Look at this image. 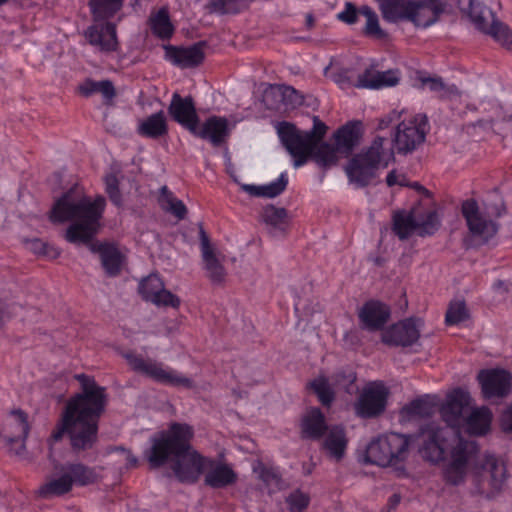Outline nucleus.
Returning <instances> with one entry per match:
<instances>
[{
	"label": "nucleus",
	"instance_id": "19",
	"mask_svg": "<svg viewBox=\"0 0 512 512\" xmlns=\"http://www.w3.org/2000/svg\"><path fill=\"white\" fill-rule=\"evenodd\" d=\"M168 114L172 120L189 132L194 131L195 125L199 124V116L191 96L182 97L180 94L174 93L168 106Z\"/></svg>",
	"mask_w": 512,
	"mask_h": 512
},
{
	"label": "nucleus",
	"instance_id": "53",
	"mask_svg": "<svg viewBox=\"0 0 512 512\" xmlns=\"http://www.w3.org/2000/svg\"><path fill=\"white\" fill-rule=\"evenodd\" d=\"M359 14H361L360 8L357 9L353 3L346 2L344 10L337 15V18L343 23L353 25L358 21Z\"/></svg>",
	"mask_w": 512,
	"mask_h": 512
},
{
	"label": "nucleus",
	"instance_id": "10",
	"mask_svg": "<svg viewBox=\"0 0 512 512\" xmlns=\"http://www.w3.org/2000/svg\"><path fill=\"white\" fill-rule=\"evenodd\" d=\"M429 124L426 115H416L409 120H402L396 124L392 136L394 153L408 155L424 143Z\"/></svg>",
	"mask_w": 512,
	"mask_h": 512
},
{
	"label": "nucleus",
	"instance_id": "57",
	"mask_svg": "<svg viewBox=\"0 0 512 512\" xmlns=\"http://www.w3.org/2000/svg\"><path fill=\"white\" fill-rule=\"evenodd\" d=\"M166 212H169L178 219L182 220L187 215V208L181 200L176 199V201H174L171 206H168Z\"/></svg>",
	"mask_w": 512,
	"mask_h": 512
},
{
	"label": "nucleus",
	"instance_id": "18",
	"mask_svg": "<svg viewBox=\"0 0 512 512\" xmlns=\"http://www.w3.org/2000/svg\"><path fill=\"white\" fill-rule=\"evenodd\" d=\"M470 395L458 388L451 392L441 407V417L450 428H458L465 421L463 415L470 405Z\"/></svg>",
	"mask_w": 512,
	"mask_h": 512
},
{
	"label": "nucleus",
	"instance_id": "32",
	"mask_svg": "<svg viewBox=\"0 0 512 512\" xmlns=\"http://www.w3.org/2000/svg\"><path fill=\"white\" fill-rule=\"evenodd\" d=\"M137 133L146 138L158 139L168 134V125L162 110L139 122Z\"/></svg>",
	"mask_w": 512,
	"mask_h": 512
},
{
	"label": "nucleus",
	"instance_id": "51",
	"mask_svg": "<svg viewBox=\"0 0 512 512\" xmlns=\"http://www.w3.org/2000/svg\"><path fill=\"white\" fill-rule=\"evenodd\" d=\"M484 210L488 217L497 218L505 213L506 208L503 200L495 193L491 195V199L484 203Z\"/></svg>",
	"mask_w": 512,
	"mask_h": 512
},
{
	"label": "nucleus",
	"instance_id": "24",
	"mask_svg": "<svg viewBox=\"0 0 512 512\" xmlns=\"http://www.w3.org/2000/svg\"><path fill=\"white\" fill-rule=\"evenodd\" d=\"M209 470L205 474L204 483L213 489L226 488L234 485L238 480L237 473L225 463H215L214 460L207 459Z\"/></svg>",
	"mask_w": 512,
	"mask_h": 512
},
{
	"label": "nucleus",
	"instance_id": "56",
	"mask_svg": "<svg viewBox=\"0 0 512 512\" xmlns=\"http://www.w3.org/2000/svg\"><path fill=\"white\" fill-rule=\"evenodd\" d=\"M177 198L174 197L173 193L169 191L167 186H162L160 188V195H159V205L161 208L166 211L168 209V206H171L174 201H176Z\"/></svg>",
	"mask_w": 512,
	"mask_h": 512
},
{
	"label": "nucleus",
	"instance_id": "54",
	"mask_svg": "<svg viewBox=\"0 0 512 512\" xmlns=\"http://www.w3.org/2000/svg\"><path fill=\"white\" fill-rule=\"evenodd\" d=\"M260 478L267 486L278 487L281 482V477L278 472L269 468H263L261 470Z\"/></svg>",
	"mask_w": 512,
	"mask_h": 512
},
{
	"label": "nucleus",
	"instance_id": "35",
	"mask_svg": "<svg viewBox=\"0 0 512 512\" xmlns=\"http://www.w3.org/2000/svg\"><path fill=\"white\" fill-rule=\"evenodd\" d=\"M202 259L208 279L213 284H222L226 279L227 272L215 251H204V253H202Z\"/></svg>",
	"mask_w": 512,
	"mask_h": 512
},
{
	"label": "nucleus",
	"instance_id": "1",
	"mask_svg": "<svg viewBox=\"0 0 512 512\" xmlns=\"http://www.w3.org/2000/svg\"><path fill=\"white\" fill-rule=\"evenodd\" d=\"M74 378L80 384V392L68 399L61 419L48 439V459L56 476L48 479L37 491L38 496L46 500L63 496L73 488L70 476L53 456V442L61 440L66 434L74 453L93 449L98 442L100 418L108 405L106 388L100 386L94 377L81 373L74 375Z\"/></svg>",
	"mask_w": 512,
	"mask_h": 512
},
{
	"label": "nucleus",
	"instance_id": "44",
	"mask_svg": "<svg viewBox=\"0 0 512 512\" xmlns=\"http://www.w3.org/2000/svg\"><path fill=\"white\" fill-rule=\"evenodd\" d=\"M469 318V313L464 301L451 302L445 316L448 325H456Z\"/></svg>",
	"mask_w": 512,
	"mask_h": 512
},
{
	"label": "nucleus",
	"instance_id": "55",
	"mask_svg": "<svg viewBox=\"0 0 512 512\" xmlns=\"http://www.w3.org/2000/svg\"><path fill=\"white\" fill-rule=\"evenodd\" d=\"M421 82L423 85H427L430 91L441 93V97L446 93V87L441 78H422Z\"/></svg>",
	"mask_w": 512,
	"mask_h": 512
},
{
	"label": "nucleus",
	"instance_id": "28",
	"mask_svg": "<svg viewBox=\"0 0 512 512\" xmlns=\"http://www.w3.org/2000/svg\"><path fill=\"white\" fill-rule=\"evenodd\" d=\"M399 82L397 72L388 70L385 72L366 69L364 73L358 76L356 87L379 89L382 87L395 86Z\"/></svg>",
	"mask_w": 512,
	"mask_h": 512
},
{
	"label": "nucleus",
	"instance_id": "7",
	"mask_svg": "<svg viewBox=\"0 0 512 512\" xmlns=\"http://www.w3.org/2000/svg\"><path fill=\"white\" fill-rule=\"evenodd\" d=\"M409 438L399 433H389L372 440L365 452L366 462L382 467L393 466L397 475L404 476L402 462L408 456Z\"/></svg>",
	"mask_w": 512,
	"mask_h": 512
},
{
	"label": "nucleus",
	"instance_id": "37",
	"mask_svg": "<svg viewBox=\"0 0 512 512\" xmlns=\"http://www.w3.org/2000/svg\"><path fill=\"white\" fill-rule=\"evenodd\" d=\"M78 91L84 97L100 93L106 100H112L116 96L115 87L110 80L95 81L88 78L79 84Z\"/></svg>",
	"mask_w": 512,
	"mask_h": 512
},
{
	"label": "nucleus",
	"instance_id": "9",
	"mask_svg": "<svg viewBox=\"0 0 512 512\" xmlns=\"http://www.w3.org/2000/svg\"><path fill=\"white\" fill-rule=\"evenodd\" d=\"M122 356L134 372L145 375L158 383L188 389L194 386L190 378L173 369L166 368L163 363L154 359H144L141 355L132 351L123 353Z\"/></svg>",
	"mask_w": 512,
	"mask_h": 512
},
{
	"label": "nucleus",
	"instance_id": "8",
	"mask_svg": "<svg viewBox=\"0 0 512 512\" xmlns=\"http://www.w3.org/2000/svg\"><path fill=\"white\" fill-rule=\"evenodd\" d=\"M440 226L437 212L433 209L412 208L393 215V231L400 240L409 238L414 232L421 237L433 235Z\"/></svg>",
	"mask_w": 512,
	"mask_h": 512
},
{
	"label": "nucleus",
	"instance_id": "17",
	"mask_svg": "<svg viewBox=\"0 0 512 512\" xmlns=\"http://www.w3.org/2000/svg\"><path fill=\"white\" fill-rule=\"evenodd\" d=\"M206 41H199L189 47L163 45L165 58L172 64L181 68H193L199 66L205 58Z\"/></svg>",
	"mask_w": 512,
	"mask_h": 512
},
{
	"label": "nucleus",
	"instance_id": "48",
	"mask_svg": "<svg viewBox=\"0 0 512 512\" xmlns=\"http://www.w3.org/2000/svg\"><path fill=\"white\" fill-rule=\"evenodd\" d=\"M287 184L288 178L286 174L282 173L276 181L261 186L262 197L274 198L280 195L286 189Z\"/></svg>",
	"mask_w": 512,
	"mask_h": 512
},
{
	"label": "nucleus",
	"instance_id": "60",
	"mask_svg": "<svg viewBox=\"0 0 512 512\" xmlns=\"http://www.w3.org/2000/svg\"><path fill=\"white\" fill-rule=\"evenodd\" d=\"M199 236H200V243H201V252L204 253V251H212L213 248L210 245L209 237L201 223L199 224Z\"/></svg>",
	"mask_w": 512,
	"mask_h": 512
},
{
	"label": "nucleus",
	"instance_id": "6",
	"mask_svg": "<svg viewBox=\"0 0 512 512\" xmlns=\"http://www.w3.org/2000/svg\"><path fill=\"white\" fill-rule=\"evenodd\" d=\"M385 141L384 137H375L367 149L355 154L345 166L349 182L357 188L372 184L377 178L378 170L388 167L394 161V151L383 147Z\"/></svg>",
	"mask_w": 512,
	"mask_h": 512
},
{
	"label": "nucleus",
	"instance_id": "58",
	"mask_svg": "<svg viewBox=\"0 0 512 512\" xmlns=\"http://www.w3.org/2000/svg\"><path fill=\"white\" fill-rule=\"evenodd\" d=\"M400 117H401V113H399L397 111L390 112L388 115L384 116L383 118H381L379 120L377 129L384 130V129L388 128L393 123L398 122Z\"/></svg>",
	"mask_w": 512,
	"mask_h": 512
},
{
	"label": "nucleus",
	"instance_id": "39",
	"mask_svg": "<svg viewBox=\"0 0 512 512\" xmlns=\"http://www.w3.org/2000/svg\"><path fill=\"white\" fill-rule=\"evenodd\" d=\"M360 13L366 17V24L363 29V33L366 36L378 40H382L388 37L387 32L380 27L378 15L371 7L367 5L361 6Z\"/></svg>",
	"mask_w": 512,
	"mask_h": 512
},
{
	"label": "nucleus",
	"instance_id": "47",
	"mask_svg": "<svg viewBox=\"0 0 512 512\" xmlns=\"http://www.w3.org/2000/svg\"><path fill=\"white\" fill-rule=\"evenodd\" d=\"M105 191L109 196L110 201L117 207L122 206V195L119 190V181L116 175L109 174L105 177Z\"/></svg>",
	"mask_w": 512,
	"mask_h": 512
},
{
	"label": "nucleus",
	"instance_id": "46",
	"mask_svg": "<svg viewBox=\"0 0 512 512\" xmlns=\"http://www.w3.org/2000/svg\"><path fill=\"white\" fill-rule=\"evenodd\" d=\"M331 379L336 386L350 393L349 387L356 381V373L352 369L341 368L332 375Z\"/></svg>",
	"mask_w": 512,
	"mask_h": 512
},
{
	"label": "nucleus",
	"instance_id": "2",
	"mask_svg": "<svg viewBox=\"0 0 512 512\" xmlns=\"http://www.w3.org/2000/svg\"><path fill=\"white\" fill-rule=\"evenodd\" d=\"M77 189V186L70 188L55 201L49 219L53 223L73 220L65 232V239L73 244H89L90 250L99 254L107 276L116 277L121 273L124 255L113 244L90 243L100 227L106 200L101 195L94 201L86 196L77 197Z\"/></svg>",
	"mask_w": 512,
	"mask_h": 512
},
{
	"label": "nucleus",
	"instance_id": "64",
	"mask_svg": "<svg viewBox=\"0 0 512 512\" xmlns=\"http://www.w3.org/2000/svg\"><path fill=\"white\" fill-rule=\"evenodd\" d=\"M493 288L495 291L500 292L502 294L508 293L510 291L508 285L502 280H497L493 284Z\"/></svg>",
	"mask_w": 512,
	"mask_h": 512
},
{
	"label": "nucleus",
	"instance_id": "49",
	"mask_svg": "<svg viewBox=\"0 0 512 512\" xmlns=\"http://www.w3.org/2000/svg\"><path fill=\"white\" fill-rule=\"evenodd\" d=\"M403 411L409 416L427 417L432 412V406L425 400L416 399L406 405Z\"/></svg>",
	"mask_w": 512,
	"mask_h": 512
},
{
	"label": "nucleus",
	"instance_id": "45",
	"mask_svg": "<svg viewBox=\"0 0 512 512\" xmlns=\"http://www.w3.org/2000/svg\"><path fill=\"white\" fill-rule=\"evenodd\" d=\"M26 246L33 253L43 255L51 259H55L60 255V251L56 247L38 238L26 241Z\"/></svg>",
	"mask_w": 512,
	"mask_h": 512
},
{
	"label": "nucleus",
	"instance_id": "21",
	"mask_svg": "<svg viewBox=\"0 0 512 512\" xmlns=\"http://www.w3.org/2000/svg\"><path fill=\"white\" fill-rule=\"evenodd\" d=\"M85 37L90 45L101 52L116 51L118 46L116 25L111 22L88 27L85 31Z\"/></svg>",
	"mask_w": 512,
	"mask_h": 512
},
{
	"label": "nucleus",
	"instance_id": "26",
	"mask_svg": "<svg viewBox=\"0 0 512 512\" xmlns=\"http://www.w3.org/2000/svg\"><path fill=\"white\" fill-rule=\"evenodd\" d=\"M263 100L268 109L279 110V103L285 105H300L302 97L291 86H271L264 92Z\"/></svg>",
	"mask_w": 512,
	"mask_h": 512
},
{
	"label": "nucleus",
	"instance_id": "14",
	"mask_svg": "<svg viewBox=\"0 0 512 512\" xmlns=\"http://www.w3.org/2000/svg\"><path fill=\"white\" fill-rule=\"evenodd\" d=\"M461 210L468 229L474 237L487 242L497 233L498 225L481 215L478 204L474 199L464 201Z\"/></svg>",
	"mask_w": 512,
	"mask_h": 512
},
{
	"label": "nucleus",
	"instance_id": "36",
	"mask_svg": "<svg viewBox=\"0 0 512 512\" xmlns=\"http://www.w3.org/2000/svg\"><path fill=\"white\" fill-rule=\"evenodd\" d=\"M149 21L153 34L158 38L166 40L172 37L174 33V26L170 21L167 8H160L157 13L150 16Z\"/></svg>",
	"mask_w": 512,
	"mask_h": 512
},
{
	"label": "nucleus",
	"instance_id": "4",
	"mask_svg": "<svg viewBox=\"0 0 512 512\" xmlns=\"http://www.w3.org/2000/svg\"><path fill=\"white\" fill-rule=\"evenodd\" d=\"M443 479L458 486L471 471L479 494L493 498L504 488L508 475L505 464L493 455H482L476 441L459 438L443 460Z\"/></svg>",
	"mask_w": 512,
	"mask_h": 512
},
{
	"label": "nucleus",
	"instance_id": "25",
	"mask_svg": "<svg viewBox=\"0 0 512 512\" xmlns=\"http://www.w3.org/2000/svg\"><path fill=\"white\" fill-rule=\"evenodd\" d=\"M462 10L467 13L475 28L483 34L494 26L493 22L499 20L489 7L477 0H468V7Z\"/></svg>",
	"mask_w": 512,
	"mask_h": 512
},
{
	"label": "nucleus",
	"instance_id": "11",
	"mask_svg": "<svg viewBox=\"0 0 512 512\" xmlns=\"http://www.w3.org/2000/svg\"><path fill=\"white\" fill-rule=\"evenodd\" d=\"M389 397L388 388L380 381L366 385L356 402L355 414L363 419H372L384 413Z\"/></svg>",
	"mask_w": 512,
	"mask_h": 512
},
{
	"label": "nucleus",
	"instance_id": "59",
	"mask_svg": "<svg viewBox=\"0 0 512 512\" xmlns=\"http://www.w3.org/2000/svg\"><path fill=\"white\" fill-rule=\"evenodd\" d=\"M501 427L505 432H512V408L503 412L501 416Z\"/></svg>",
	"mask_w": 512,
	"mask_h": 512
},
{
	"label": "nucleus",
	"instance_id": "41",
	"mask_svg": "<svg viewBox=\"0 0 512 512\" xmlns=\"http://www.w3.org/2000/svg\"><path fill=\"white\" fill-rule=\"evenodd\" d=\"M164 288V283L156 274H151L144 278L139 284V293L146 301L152 302Z\"/></svg>",
	"mask_w": 512,
	"mask_h": 512
},
{
	"label": "nucleus",
	"instance_id": "42",
	"mask_svg": "<svg viewBox=\"0 0 512 512\" xmlns=\"http://www.w3.org/2000/svg\"><path fill=\"white\" fill-rule=\"evenodd\" d=\"M493 23L494 26H492L485 35L491 36L503 48L512 51V29L500 20Z\"/></svg>",
	"mask_w": 512,
	"mask_h": 512
},
{
	"label": "nucleus",
	"instance_id": "40",
	"mask_svg": "<svg viewBox=\"0 0 512 512\" xmlns=\"http://www.w3.org/2000/svg\"><path fill=\"white\" fill-rule=\"evenodd\" d=\"M251 0H211L206 9L209 13L236 14L247 8Z\"/></svg>",
	"mask_w": 512,
	"mask_h": 512
},
{
	"label": "nucleus",
	"instance_id": "20",
	"mask_svg": "<svg viewBox=\"0 0 512 512\" xmlns=\"http://www.w3.org/2000/svg\"><path fill=\"white\" fill-rule=\"evenodd\" d=\"M444 6L440 0H412L407 21L412 22L416 27L426 28L438 20L444 11Z\"/></svg>",
	"mask_w": 512,
	"mask_h": 512
},
{
	"label": "nucleus",
	"instance_id": "3",
	"mask_svg": "<svg viewBox=\"0 0 512 512\" xmlns=\"http://www.w3.org/2000/svg\"><path fill=\"white\" fill-rule=\"evenodd\" d=\"M328 127L319 117H313V127L308 131L299 130L294 124L283 121L277 125L281 143L294 160L296 168L312 159L322 168H329L338 162V153L348 156L359 144L362 123L350 121L334 133L335 144L321 142Z\"/></svg>",
	"mask_w": 512,
	"mask_h": 512
},
{
	"label": "nucleus",
	"instance_id": "12",
	"mask_svg": "<svg viewBox=\"0 0 512 512\" xmlns=\"http://www.w3.org/2000/svg\"><path fill=\"white\" fill-rule=\"evenodd\" d=\"M449 432V429L440 427L435 423H430L422 428V444L419 453L424 460L433 464L444 460Z\"/></svg>",
	"mask_w": 512,
	"mask_h": 512
},
{
	"label": "nucleus",
	"instance_id": "62",
	"mask_svg": "<svg viewBox=\"0 0 512 512\" xmlns=\"http://www.w3.org/2000/svg\"><path fill=\"white\" fill-rule=\"evenodd\" d=\"M116 451H120L126 456L127 467H136L138 464V459L131 453L130 450L125 449L124 447H116Z\"/></svg>",
	"mask_w": 512,
	"mask_h": 512
},
{
	"label": "nucleus",
	"instance_id": "50",
	"mask_svg": "<svg viewBox=\"0 0 512 512\" xmlns=\"http://www.w3.org/2000/svg\"><path fill=\"white\" fill-rule=\"evenodd\" d=\"M309 502V496L300 490L292 492L287 498V503L291 512H303V510L308 507Z\"/></svg>",
	"mask_w": 512,
	"mask_h": 512
},
{
	"label": "nucleus",
	"instance_id": "34",
	"mask_svg": "<svg viewBox=\"0 0 512 512\" xmlns=\"http://www.w3.org/2000/svg\"><path fill=\"white\" fill-rule=\"evenodd\" d=\"M66 474L70 476L72 486H87L97 482L98 475L95 469L82 463H66L62 464Z\"/></svg>",
	"mask_w": 512,
	"mask_h": 512
},
{
	"label": "nucleus",
	"instance_id": "30",
	"mask_svg": "<svg viewBox=\"0 0 512 512\" xmlns=\"http://www.w3.org/2000/svg\"><path fill=\"white\" fill-rule=\"evenodd\" d=\"M329 430L325 416L319 408H313L302 420V437L320 440Z\"/></svg>",
	"mask_w": 512,
	"mask_h": 512
},
{
	"label": "nucleus",
	"instance_id": "43",
	"mask_svg": "<svg viewBox=\"0 0 512 512\" xmlns=\"http://www.w3.org/2000/svg\"><path fill=\"white\" fill-rule=\"evenodd\" d=\"M309 387L317 395L322 405L329 407L335 399V394L325 377H319L309 383Z\"/></svg>",
	"mask_w": 512,
	"mask_h": 512
},
{
	"label": "nucleus",
	"instance_id": "13",
	"mask_svg": "<svg viewBox=\"0 0 512 512\" xmlns=\"http://www.w3.org/2000/svg\"><path fill=\"white\" fill-rule=\"evenodd\" d=\"M12 414L13 419L7 421L0 428V437L16 455L21 456L26 450L25 441L30 427L27 422V415L22 410L13 411Z\"/></svg>",
	"mask_w": 512,
	"mask_h": 512
},
{
	"label": "nucleus",
	"instance_id": "38",
	"mask_svg": "<svg viewBox=\"0 0 512 512\" xmlns=\"http://www.w3.org/2000/svg\"><path fill=\"white\" fill-rule=\"evenodd\" d=\"M123 0H90L89 7L95 20L114 16L122 7Z\"/></svg>",
	"mask_w": 512,
	"mask_h": 512
},
{
	"label": "nucleus",
	"instance_id": "61",
	"mask_svg": "<svg viewBox=\"0 0 512 512\" xmlns=\"http://www.w3.org/2000/svg\"><path fill=\"white\" fill-rule=\"evenodd\" d=\"M11 317V311L10 306L0 300V328H2L5 324V322L10 319Z\"/></svg>",
	"mask_w": 512,
	"mask_h": 512
},
{
	"label": "nucleus",
	"instance_id": "33",
	"mask_svg": "<svg viewBox=\"0 0 512 512\" xmlns=\"http://www.w3.org/2000/svg\"><path fill=\"white\" fill-rule=\"evenodd\" d=\"M492 413L486 408L474 409L465 419L467 432L471 435H485L491 426Z\"/></svg>",
	"mask_w": 512,
	"mask_h": 512
},
{
	"label": "nucleus",
	"instance_id": "22",
	"mask_svg": "<svg viewBox=\"0 0 512 512\" xmlns=\"http://www.w3.org/2000/svg\"><path fill=\"white\" fill-rule=\"evenodd\" d=\"M191 133L204 140H208L212 145L218 147L225 143L229 136L228 121L226 118L219 116L209 117L203 125H195V130Z\"/></svg>",
	"mask_w": 512,
	"mask_h": 512
},
{
	"label": "nucleus",
	"instance_id": "5",
	"mask_svg": "<svg viewBox=\"0 0 512 512\" xmlns=\"http://www.w3.org/2000/svg\"><path fill=\"white\" fill-rule=\"evenodd\" d=\"M194 429L186 423L173 422L168 430L152 439L151 448L145 455L151 468L171 464L175 477L182 483H195L207 468V458L191 445Z\"/></svg>",
	"mask_w": 512,
	"mask_h": 512
},
{
	"label": "nucleus",
	"instance_id": "15",
	"mask_svg": "<svg viewBox=\"0 0 512 512\" xmlns=\"http://www.w3.org/2000/svg\"><path fill=\"white\" fill-rule=\"evenodd\" d=\"M478 380L485 398H502L512 390V375L504 369L481 370Z\"/></svg>",
	"mask_w": 512,
	"mask_h": 512
},
{
	"label": "nucleus",
	"instance_id": "16",
	"mask_svg": "<svg viewBox=\"0 0 512 512\" xmlns=\"http://www.w3.org/2000/svg\"><path fill=\"white\" fill-rule=\"evenodd\" d=\"M419 318H409L392 325L382 333V341L393 346H411L420 337Z\"/></svg>",
	"mask_w": 512,
	"mask_h": 512
},
{
	"label": "nucleus",
	"instance_id": "63",
	"mask_svg": "<svg viewBox=\"0 0 512 512\" xmlns=\"http://www.w3.org/2000/svg\"><path fill=\"white\" fill-rule=\"evenodd\" d=\"M241 189L254 197H262L261 186L252 184H241Z\"/></svg>",
	"mask_w": 512,
	"mask_h": 512
},
{
	"label": "nucleus",
	"instance_id": "29",
	"mask_svg": "<svg viewBox=\"0 0 512 512\" xmlns=\"http://www.w3.org/2000/svg\"><path fill=\"white\" fill-rule=\"evenodd\" d=\"M383 19L390 23L407 21L412 0H376Z\"/></svg>",
	"mask_w": 512,
	"mask_h": 512
},
{
	"label": "nucleus",
	"instance_id": "23",
	"mask_svg": "<svg viewBox=\"0 0 512 512\" xmlns=\"http://www.w3.org/2000/svg\"><path fill=\"white\" fill-rule=\"evenodd\" d=\"M390 308L376 300L366 302L359 312V319L370 331L380 330L388 322Z\"/></svg>",
	"mask_w": 512,
	"mask_h": 512
},
{
	"label": "nucleus",
	"instance_id": "27",
	"mask_svg": "<svg viewBox=\"0 0 512 512\" xmlns=\"http://www.w3.org/2000/svg\"><path fill=\"white\" fill-rule=\"evenodd\" d=\"M347 444L348 439L345 429L340 425H335L326 432V436L322 441V449L331 459L339 462L345 456Z\"/></svg>",
	"mask_w": 512,
	"mask_h": 512
},
{
	"label": "nucleus",
	"instance_id": "31",
	"mask_svg": "<svg viewBox=\"0 0 512 512\" xmlns=\"http://www.w3.org/2000/svg\"><path fill=\"white\" fill-rule=\"evenodd\" d=\"M261 218L273 236L284 234L288 227V212L283 207L267 205L261 212Z\"/></svg>",
	"mask_w": 512,
	"mask_h": 512
},
{
	"label": "nucleus",
	"instance_id": "52",
	"mask_svg": "<svg viewBox=\"0 0 512 512\" xmlns=\"http://www.w3.org/2000/svg\"><path fill=\"white\" fill-rule=\"evenodd\" d=\"M152 303L157 306H170L173 308H178L180 305V299L172 292L163 288L161 293L153 299Z\"/></svg>",
	"mask_w": 512,
	"mask_h": 512
}]
</instances>
